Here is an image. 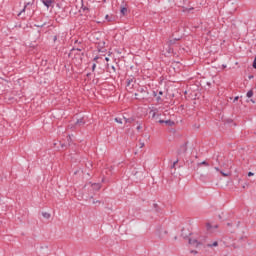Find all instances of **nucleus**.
Instances as JSON below:
<instances>
[{
	"instance_id": "7",
	"label": "nucleus",
	"mask_w": 256,
	"mask_h": 256,
	"mask_svg": "<svg viewBox=\"0 0 256 256\" xmlns=\"http://www.w3.org/2000/svg\"><path fill=\"white\" fill-rule=\"evenodd\" d=\"M42 217H44V219H51V214L49 212H42Z\"/></svg>"
},
{
	"instance_id": "22",
	"label": "nucleus",
	"mask_w": 256,
	"mask_h": 256,
	"mask_svg": "<svg viewBox=\"0 0 256 256\" xmlns=\"http://www.w3.org/2000/svg\"><path fill=\"white\" fill-rule=\"evenodd\" d=\"M105 61H109V57H106V58H105Z\"/></svg>"
},
{
	"instance_id": "4",
	"label": "nucleus",
	"mask_w": 256,
	"mask_h": 256,
	"mask_svg": "<svg viewBox=\"0 0 256 256\" xmlns=\"http://www.w3.org/2000/svg\"><path fill=\"white\" fill-rule=\"evenodd\" d=\"M158 122H159L160 124L165 123V125H168V127H173V125H175V122H173V121H171V120H166V121H164V120H159Z\"/></svg>"
},
{
	"instance_id": "9",
	"label": "nucleus",
	"mask_w": 256,
	"mask_h": 256,
	"mask_svg": "<svg viewBox=\"0 0 256 256\" xmlns=\"http://www.w3.org/2000/svg\"><path fill=\"white\" fill-rule=\"evenodd\" d=\"M246 97H248V99H251V97H253V90H249L246 94Z\"/></svg>"
},
{
	"instance_id": "5",
	"label": "nucleus",
	"mask_w": 256,
	"mask_h": 256,
	"mask_svg": "<svg viewBox=\"0 0 256 256\" xmlns=\"http://www.w3.org/2000/svg\"><path fill=\"white\" fill-rule=\"evenodd\" d=\"M42 3H43V5H45V7H47V9H49V6L52 5L53 1L43 0Z\"/></svg>"
},
{
	"instance_id": "10",
	"label": "nucleus",
	"mask_w": 256,
	"mask_h": 256,
	"mask_svg": "<svg viewBox=\"0 0 256 256\" xmlns=\"http://www.w3.org/2000/svg\"><path fill=\"white\" fill-rule=\"evenodd\" d=\"M125 123H133V118H124Z\"/></svg>"
},
{
	"instance_id": "18",
	"label": "nucleus",
	"mask_w": 256,
	"mask_h": 256,
	"mask_svg": "<svg viewBox=\"0 0 256 256\" xmlns=\"http://www.w3.org/2000/svg\"><path fill=\"white\" fill-rule=\"evenodd\" d=\"M178 163H179V161L176 160V161L173 163L172 167H175V165H177Z\"/></svg>"
},
{
	"instance_id": "17",
	"label": "nucleus",
	"mask_w": 256,
	"mask_h": 256,
	"mask_svg": "<svg viewBox=\"0 0 256 256\" xmlns=\"http://www.w3.org/2000/svg\"><path fill=\"white\" fill-rule=\"evenodd\" d=\"M253 175H255L253 172L248 173V177H253Z\"/></svg>"
},
{
	"instance_id": "3",
	"label": "nucleus",
	"mask_w": 256,
	"mask_h": 256,
	"mask_svg": "<svg viewBox=\"0 0 256 256\" xmlns=\"http://www.w3.org/2000/svg\"><path fill=\"white\" fill-rule=\"evenodd\" d=\"M217 229H219V226L217 224H206V231H208V233H217Z\"/></svg>"
},
{
	"instance_id": "19",
	"label": "nucleus",
	"mask_w": 256,
	"mask_h": 256,
	"mask_svg": "<svg viewBox=\"0 0 256 256\" xmlns=\"http://www.w3.org/2000/svg\"><path fill=\"white\" fill-rule=\"evenodd\" d=\"M236 101H239V96H236V97L234 98V103H235Z\"/></svg>"
},
{
	"instance_id": "2",
	"label": "nucleus",
	"mask_w": 256,
	"mask_h": 256,
	"mask_svg": "<svg viewBox=\"0 0 256 256\" xmlns=\"http://www.w3.org/2000/svg\"><path fill=\"white\" fill-rule=\"evenodd\" d=\"M189 243L192 247H199V245H201L203 242L199 236H192L189 239Z\"/></svg>"
},
{
	"instance_id": "1",
	"label": "nucleus",
	"mask_w": 256,
	"mask_h": 256,
	"mask_svg": "<svg viewBox=\"0 0 256 256\" xmlns=\"http://www.w3.org/2000/svg\"><path fill=\"white\" fill-rule=\"evenodd\" d=\"M169 231L167 230V228L164 227H158L156 229V235L159 239H165V237H167Z\"/></svg>"
},
{
	"instance_id": "8",
	"label": "nucleus",
	"mask_w": 256,
	"mask_h": 256,
	"mask_svg": "<svg viewBox=\"0 0 256 256\" xmlns=\"http://www.w3.org/2000/svg\"><path fill=\"white\" fill-rule=\"evenodd\" d=\"M218 246H219V242H217V241L207 244V247H218Z\"/></svg>"
},
{
	"instance_id": "16",
	"label": "nucleus",
	"mask_w": 256,
	"mask_h": 256,
	"mask_svg": "<svg viewBox=\"0 0 256 256\" xmlns=\"http://www.w3.org/2000/svg\"><path fill=\"white\" fill-rule=\"evenodd\" d=\"M96 67H97V64H93L92 71H95Z\"/></svg>"
},
{
	"instance_id": "14",
	"label": "nucleus",
	"mask_w": 256,
	"mask_h": 256,
	"mask_svg": "<svg viewBox=\"0 0 256 256\" xmlns=\"http://www.w3.org/2000/svg\"><path fill=\"white\" fill-rule=\"evenodd\" d=\"M221 175H223V177H229V174H227V173H225L223 171H221Z\"/></svg>"
},
{
	"instance_id": "6",
	"label": "nucleus",
	"mask_w": 256,
	"mask_h": 256,
	"mask_svg": "<svg viewBox=\"0 0 256 256\" xmlns=\"http://www.w3.org/2000/svg\"><path fill=\"white\" fill-rule=\"evenodd\" d=\"M92 189H94V191H99V189H101V184L99 183L92 184Z\"/></svg>"
},
{
	"instance_id": "13",
	"label": "nucleus",
	"mask_w": 256,
	"mask_h": 256,
	"mask_svg": "<svg viewBox=\"0 0 256 256\" xmlns=\"http://www.w3.org/2000/svg\"><path fill=\"white\" fill-rule=\"evenodd\" d=\"M121 13H122L123 15H125V14L127 13V8L123 7V8L121 9Z\"/></svg>"
},
{
	"instance_id": "20",
	"label": "nucleus",
	"mask_w": 256,
	"mask_h": 256,
	"mask_svg": "<svg viewBox=\"0 0 256 256\" xmlns=\"http://www.w3.org/2000/svg\"><path fill=\"white\" fill-rule=\"evenodd\" d=\"M151 113H152V117H155L156 112L155 111H151Z\"/></svg>"
},
{
	"instance_id": "21",
	"label": "nucleus",
	"mask_w": 256,
	"mask_h": 256,
	"mask_svg": "<svg viewBox=\"0 0 256 256\" xmlns=\"http://www.w3.org/2000/svg\"><path fill=\"white\" fill-rule=\"evenodd\" d=\"M21 13H25V8L18 15H21Z\"/></svg>"
},
{
	"instance_id": "24",
	"label": "nucleus",
	"mask_w": 256,
	"mask_h": 256,
	"mask_svg": "<svg viewBox=\"0 0 256 256\" xmlns=\"http://www.w3.org/2000/svg\"><path fill=\"white\" fill-rule=\"evenodd\" d=\"M215 171H219V168H218V167H215Z\"/></svg>"
},
{
	"instance_id": "11",
	"label": "nucleus",
	"mask_w": 256,
	"mask_h": 256,
	"mask_svg": "<svg viewBox=\"0 0 256 256\" xmlns=\"http://www.w3.org/2000/svg\"><path fill=\"white\" fill-rule=\"evenodd\" d=\"M200 165H205L206 167H209V163H207L206 161L199 163L198 167H200Z\"/></svg>"
},
{
	"instance_id": "25",
	"label": "nucleus",
	"mask_w": 256,
	"mask_h": 256,
	"mask_svg": "<svg viewBox=\"0 0 256 256\" xmlns=\"http://www.w3.org/2000/svg\"><path fill=\"white\" fill-rule=\"evenodd\" d=\"M159 95H163V92H162V91H160V92H159Z\"/></svg>"
},
{
	"instance_id": "23",
	"label": "nucleus",
	"mask_w": 256,
	"mask_h": 256,
	"mask_svg": "<svg viewBox=\"0 0 256 256\" xmlns=\"http://www.w3.org/2000/svg\"><path fill=\"white\" fill-rule=\"evenodd\" d=\"M250 101H251V103H255V100H253V99H251Z\"/></svg>"
},
{
	"instance_id": "12",
	"label": "nucleus",
	"mask_w": 256,
	"mask_h": 256,
	"mask_svg": "<svg viewBox=\"0 0 256 256\" xmlns=\"http://www.w3.org/2000/svg\"><path fill=\"white\" fill-rule=\"evenodd\" d=\"M116 123H119L120 125L123 124V121L121 118H115Z\"/></svg>"
},
{
	"instance_id": "15",
	"label": "nucleus",
	"mask_w": 256,
	"mask_h": 256,
	"mask_svg": "<svg viewBox=\"0 0 256 256\" xmlns=\"http://www.w3.org/2000/svg\"><path fill=\"white\" fill-rule=\"evenodd\" d=\"M253 68L256 69V57L254 58V61H253Z\"/></svg>"
}]
</instances>
